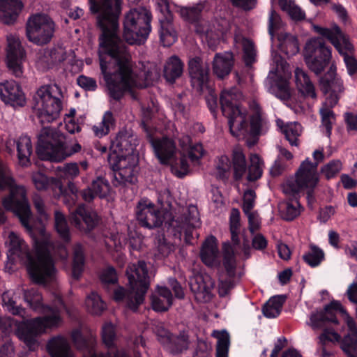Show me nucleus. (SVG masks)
Wrapping results in <instances>:
<instances>
[{"label":"nucleus","mask_w":357,"mask_h":357,"mask_svg":"<svg viewBox=\"0 0 357 357\" xmlns=\"http://www.w3.org/2000/svg\"><path fill=\"white\" fill-rule=\"evenodd\" d=\"M121 0H89L91 12L98 15L102 30L99 44V59L109 94L116 100L133 88H145L158 78L155 72L144 71L137 75L131 55L118 36Z\"/></svg>","instance_id":"1"},{"label":"nucleus","mask_w":357,"mask_h":357,"mask_svg":"<svg viewBox=\"0 0 357 357\" xmlns=\"http://www.w3.org/2000/svg\"><path fill=\"white\" fill-rule=\"evenodd\" d=\"M24 302L32 310L44 314L43 317H38L20 323L17 328V335L29 347V350L34 351L38 347L37 337L48 329L59 327L62 323L60 314V308L46 305L43 302L41 293L36 289L31 288L23 291Z\"/></svg>","instance_id":"2"},{"label":"nucleus","mask_w":357,"mask_h":357,"mask_svg":"<svg viewBox=\"0 0 357 357\" xmlns=\"http://www.w3.org/2000/svg\"><path fill=\"white\" fill-rule=\"evenodd\" d=\"M34 256L29 252L25 241L17 234L10 232L8 235V258L13 264L17 261L27 265L32 280L37 284H46L52 281L56 274L50 255L46 241L34 238Z\"/></svg>","instance_id":"3"},{"label":"nucleus","mask_w":357,"mask_h":357,"mask_svg":"<svg viewBox=\"0 0 357 357\" xmlns=\"http://www.w3.org/2000/svg\"><path fill=\"white\" fill-rule=\"evenodd\" d=\"M337 312L342 314L347 326V333L341 342V348L347 357H357V324L340 302L332 301L323 311L312 313L310 317V325L314 330H323V333L319 337L322 344L328 342H339L341 339L340 335L327 327L330 322L338 324L336 318Z\"/></svg>","instance_id":"4"},{"label":"nucleus","mask_w":357,"mask_h":357,"mask_svg":"<svg viewBox=\"0 0 357 357\" xmlns=\"http://www.w3.org/2000/svg\"><path fill=\"white\" fill-rule=\"evenodd\" d=\"M182 215L174 218L172 213L158 210L154 204L148 200L139 202L136 209V216L142 226L153 229L160 227L163 222L172 228L174 235L185 233V241L188 242L192 236V230L199 225V215L195 206L182 208Z\"/></svg>","instance_id":"5"},{"label":"nucleus","mask_w":357,"mask_h":357,"mask_svg":"<svg viewBox=\"0 0 357 357\" xmlns=\"http://www.w3.org/2000/svg\"><path fill=\"white\" fill-rule=\"evenodd\" d=\"M316 165L307 161L300 166L296 179L288 181L282 185V191L287 200L279 204L281 217L286 220H293L301 213V206L298 202V194L304 189H313L317 184L315 175Z\"/></svg>","instance_id":"6"},{"label":"nucleus","mask_w":357,"mask_h":357,"mask_svg":"<svg viewBox=\"0 0 357 357\" xmlns=\"http://www.w3.org/2000/svg\"><path fill=\"white\" fill-rule=\"evenodd\" d=\"M6 188L10 189V194L2 200L3 207L13 211L18 217L22 226L31 234L32 212L26 198V189L22 185H15L9 168L0 160V188Z\"/></svg>","instance_id":"7"},{"label":"nucleus","mask_w":357,"mask_h":357,"mask_svg":"<svg viewBox=\"0 0 357 357\" xmlns=\"http://www.w3.org/2000/svg\"><path fill=\"white\" fill-rule=\"evenodd\" d=\"M130 289L119 287L114 290V298L116 301H124L126 306L136 311L144 302V296L149 287V280L146 264L143 261L130 264L126 270Z\"/></svg>","instance_id":"8"},{"label":"nucleus","mask_w":357,"mask_h":357,"mask_svg":"<svg viewBox=\"0 0 357 357\" xmlns=\"http://www.w3.org/2000/svg\"><path fill=\"white\" fill-rule=\"evenodd\" d=\"M241 95L236 88L224 90L220 102L222 114L228 119L231 134L238 138H245L249 133L246 109L237 103Z\"/></svg>","instance_id":"9"},{"label":"nucleus","mask_w":357,"mask_h":357,"mask_svg":"<svg viewBox=\"0 0 357 357\" xmlns=\"http://www.w3.org/2000/svg\"><path fill=\"white\" fill-rule=\"evenodd\" d=\"M63 95L56 84L40 86L33 96L34 107L42 124L57 119L63 107Z\"/></svg>","instance_id":"10"},{"label":"nucleus","mask_w":357,"mask_h":357,"mask_svg":"<svg viewBox=\"0 0 357 357\" xmlns=\"http://www.w3.org/2000/svg\"><path fill=\"white\" fill-rule=\"evenodd\" d=\"M151 13L144 8L131 10L126 14L123 22V36L130 45L145 43L151 30Z\"/></svg>","instance_id":"11"},{"label":"nucleus","mask_w":357,"mask_h":357,"mask_svg":"<svg viewBox=\"0 0 357 357\" xmlns=\"http://www.w3.org/2000/svg\"><path fill=\"white\" fill-rule=\"evenodd\" d=\"M56 24L53 20L45 14L31 15L26 24V37L27 40L38 46L49 44L55 33Z\"/></svg>","instance_id":"12"},{"label":"nucleus","mask_w":357,"mask_h":357,"mask_svg":"<svg viewBox=\"0 0 357 357\" xmlns=\"http://www.w3.org/2000/svg\"><path fill=\"white\" fill-rule=\"evenodd\" d=\"M314 30L319 35L326 38L338 52L344 56L349 74L352 75L356 73L357 71V60L349 54L354 50V47L347 36L341 31L340 27L335 25L328 29L314 26Z\"/></svg>","instance_id":"13"},{"label":"nucleus","mask_w":357,"mask_h":357,"mask_svg":"<svg viewBox=\"0 0 357 357\" xmlns=\"http://www.w3.org/2000/svg\"><path fill=\"white\" fill-rule=\"evenodd\" d=\"M304 59L309 69L319 75L330 63L331 51L322 38H312L305 44Z\"/></svg>","instance_id":"14"},{"label":"nucleus","mask_w":357,"mask_h":357,"mask_svg":"<svg viewBox=\"0 0 357 357\" xmlns=\"http://www.w3.org/2000/svg\"><path fill=\"white\" fill-rule=\"evenodd\" d=\"M108 161L119 184L134 183L136 180L137 158L135 154L110 153Z\"/></svg>","instance_id":"15"},{"label":"nucleus","mask_w":357,"mask_h":357,"mask_svg":"<svg viewBox=\"0 0 357 357\" xmlns=\"http://www.w3.org/2000/svg\"><path fill=\"white\" fill-rule=\"evenodd\" d=\"M63 136L56 128L43 127L38 135L36 153L43 160L57 161V152L60 149Z\"/></svg>","instance_id":"16"},{"label":"nucleus","mask_w":357,"mask_h":357,"mask_svg":"<svg viewBox=\"0 0 357 357\" xmlns=\"http://www.w3.org/2000/svg\"><path fill=\"white\" fill-rule=\"evenodd\" d=\"M7 42V66L14 76L20 77L23 75L22 64L26 58V51L16 35L8 36Z\"/></svg>","instance_id":"17"},{"label":"nucleus","mask_w":357,"mask_h":357,"mask_svg":"<svg viewBox=\"0 0 357 357\" xmlns=\"http://www.w3.org/2000/svg\"><path fill=\"white\" fill-rule=\"evenodd\" d=\"M159 340L172 354H181L190 349L191 340L187 331H183L178 335H173L162 326L156 330Z\"/></svg>","instance_id":"18"},{"label":"nucleus","mask_w":357,"mask_h":357,"mask_svg":"<svg viewBox=\"0 0 357 357\" xmlns=\"http://www.w3.org/2000/svg\"><path fill=\"white\" fill-rule=\"evenodd\" d=\"M162 16L160 18V40L164 46L169 47L177 40V34L172 25V15L169 10L168 0H156Z\"/></svg>","instance_id":"19"},{"label":"nucleus","mask_w":357,"mask_h":357,"mask_svg":"<svg viewBox=\"0 0 357 357\" xmlns=\"http://www.w3.org/2000/svg\"><path fill=\"white\" fill-rule=\"evenodd\" d=\"M70 220L78 229L90 231L98 224L99 218L95 211L86 210L84 204H80L70 213Z\"/></svg>","instance_id":"20"},{"label":"nucleus","mask_w":357,"mask_h":357,"mask_svg":"<svg viewBox=\"0 0 357 357\" xmlns=\"http://www.w3.org/2000/svg\"><path fill=\"white\" fill-rule=\"evenodd\" d=\"M214 280L208 275H197L190 280V289L199 302L206 303L212 298Z\"/></svg>","instance_id":"21"},{"label":"nucleus","mask_w":357,"mask_h":357,"mask_svg":"<svg viewBox=\"0 0 357 357\" xmlns=\"http://www.w3.org/2000/svg\"><path fill=\"white\" fill-rule=\"evenodd\" d=\"M188 71L192 87L198 92L202 91L208 81V69L203 66L200 57L195 56L189 60Z\"/></svg>","instance_id":"22"},{"label":"nucleus","mask_w":357,"mask_h":357,"mask_svg":"<svg viewBox=\"0 0 357 357\" xmlns=\"http://www.w3.org/2000/svg\"><path fill=\"white\" fill-rule=\"evenodd\" d=\"M265 86L269 93L282 100H287L291 97L287 81L278 75L274 70H270L265 80Z\"/></svg>","instance_id":"23"},{"label":"nucleus","mask_w":357,"mask_h":357,"mask_svg":"<svg viewBox=\"0 0 357 357\" xmlns=\"http://www.w3.org/2000/svg\"><path fill=\"white\" fill-rule=\"evenodd\" d=\"M137 135L132 131L123 130L116 135L111 145V153L122 154H134L135 147L138 145Z\"/></svg>","instance_id":"24"},{"label":"nucleus","mask_w":357,"mask_h":357,"mask_svg":"<svg viewBox=\"0 0 357 357\" xmlns=\"http://www.w3.org/2000/svg\"><path fill=\"white\" fill-rule=\"evenodd\" d=\"M0 97L6 104L13 107H22L26 102L24 93L15 81L0 83Z\"/></svg>","instance_id":"25"},{"label":"nucleus","mask_w":357,"mask_h":357,"mask_svg":"<svg viewBox=\"0 0 357 357\" xmlns=\"http://www.w3.org/2000/svg\"><path fill=\"white\" fill-rule=\"evenodd\" d=\"M149 140L157 158L162 164L172 162L176 153V146L172 139L166 137L157 139L150 137Z\"/></svg>","instance_id":"26"},{"label":"nucleus","mask_w":357,"mask_h":357,"mask_svg":"<svg viewBox=\"0 0 357 357\" xmlns=\"http://www.w3.org/2000/svg\"><path fill=\"white\" fill-rule=\"evenodd\" d=\"M234 54L231 52H224L215 54L212 61V70L218 79L227 77L234 66Z\"/></svg>","instance_id":"27"},{"label":"nucleus","mask_w":357,"mask_h":357,"mask_svg":"<svg viewBox=\"0 0 357 357\" xmlns=\"http://www.w3.org/2000/svg\"><path fill=\"white\" fill-rule=\"evenodd\" d=\"M216 238L211 236L204 242L200 252L202 261L208 266H220V261Z\"/></svg>","instance_id":"28"},{"label":"nucleus","mask_w":357,"mask_h":357,"mask_svg":"<svg viewBox=\"0 0 357 357\" xmlns=\"http://www.w3.org/2000/svg\"><path fill=\"white\" fill-rule=\"evenodd\" d=\"M22 6L20 0H0V22L5 24H13Z\"/></svg>","instance_id":"29"},{"label":"nucleus","mask_w":357,"mask_h":357,"mask_svg":"<svg viewBox=\"0 0 357 357\" xmlns=\"http://www.w3.org/2000/svg\"><path fill=\"white\" fill-rule=\"evenodd\" d=\"M71 337L78 349L85 351L83 357H105L102 354H98L93 351L95 340L92 335L86 339L83 337L80 328H76L72 331Z\"/></svg>","instance_id":"30"},{"label":"nucleus","mask_w":357,"mask_h":357,"mask_svg":"<svg viewBox=\"0 0 357 357\" xmlns=\"http://www.w3.org/2000/svg\"><path fill=\"white\" fill-rule=\"evenodd\" d=\"M71 337L78 349L85 351L83 357H105L102 354H98L93 351L95 340L92 335L86 339L83 337L80 328H76L72 331Z\"/></svg>","instance_id":"31"},{"label":"nucleus","mask_w":357,"mask_h":357,"mask_svg":"<svg viewBox=\"0 0 357 357\" xmlns=\"http://www.w3.org/2000/svg\"><path fill=\"white\" fill-rule=\"evenodd\" d=\"M173 297L170 290L166 287H157V291L151 296V305L155 311L165 312L172 306Z\"/></svg>","instance_id":"32"},{"label":"nucleus","mask_w":357,"mask_h":357,"mask_svg":"<svg viewBox=\"0 0 357 357\" xmlns=\"http://www.w3.org/2000/svg\"><path fill=\"white\" fill-rule=\"evenodd\" d=\"M102 338L104 344L110 348L105 357H128L126 354L123 351H119L113 348L114 340L116 338V332L114 326L110 323H105L102 328Z\"/></svg>","instance_id":"33"},{"label":"nucleus","mask_w":357,"mask_h":357,"mask_svg":"<svg viewBox=\"0 0 357 357\" xmlns=\"http://www.w3.org/2000/svg\"><path fill=\"white\" fill-rule=\"evenodd\" d=\"M250 107L253 112L250 119V134L255 137L261 134L268 128L267 121L263 116L260 105L255 100L250 103Z\"/></svg>","instance_id":"34"},{"label":"nucleus","mask_w":357,"mask_h":357,"mask_svg":"<svg viewBox=\"0 0 357 357\" xmlns=\"http://www.w3.org/2000/svg\"><path fill=\"white\" fill-rule=\"evenodd\" d=\"M47 349L52 357H73L72 351L66 338L56 336L49 340Z\"/></svg>","instance_id":"35"},{"label":"nucleus","mask_w":357,"mask_h":357,"mask_svg":"<svg viewBox=\"0 0 357 357\" xmlns=\"http://www.w3.org/2000/svg\"><path fill=\"white\" fill-rule=\"evenodd\" d=\"M183 63L176 56H172L166 61L163 75L167 82L173 84L179 78L183 72Z\"/></svg>","instance_id":"36"},{"label":"nucleus","mask_w":357,"mask_h":357,"mask_svg":"<svg viewBox=\"0 0 357 357\" xmlns=\"http://www.w3.org/2000/svg\"><path fill=\"white\" fill-rule=\"evenodd\" d=\"M66 59V53L62 48L52 51L43 50L38 53L37 63L42 68H47L53 63H60Z\"/></svg>","instance_id":"37"},{"label":"nucleus","mask_w":357,"mask_h":357,"mask_svg":"<svg viewBox=\"0 0 357 357\" xmlns=\"http://www.w3.org/2000/svg\"><path fill=\"white\" fill-rule=\"evenodd\" d=\"M295 79L298 89L305 96L316 98L314 86L311 82L308 75L303 70L296 68L295 70Z\"/></svg>","instance_id":"38"},{"label":"nucleus","mask_w":357,"mask_h":357,"mask_svg":"<svg viewBox=\"0 0 357 357\" xmlns=\"http://www.w3.org/2000/svg\"><path fill=\"white\" fill-rule=\"evenodd\" d=\"M16 146L19 164L22 167H28L31 164L30 157L33 151L30 137H20L16 142Z\"/></svg>","instance_id":"39"},{"label":"nucleus","mask_w":357,"mask_h":357,"mask_svg":"<svg viewBox=\"0 0 357 357\" xmlns=\"http://www.w3.org/2000/svg\"><path fill=\"white\" fill-rule=\"evenodd\" d=\"M279 48L287 56H293L299 51L296 37L284 32H280L278 36Z\"/></svg>","instance_id":"40"},{"label":"nucleus","mask_w":357,"mask_h":357,"mask_svg":"<svg viewBox=\"0 0 357 357\" xmlns=\"http://www.w3.org/2000/svg\"><path fill=\"white\" fill-rule=\"evenodd\" d=\"M232 165L234 169V177L235 180H240L245 174L247 169L245 155L241 148L237 146L233 149Z\"/></svg>","instance_id":"41"},{"label":"nucleus","mask_w":357,"mask_h":357,"mask_svg":"<svg viewBox=\"0 0 357 357\" xmlns=\"http://www.w3.org/2000/svg\"><path fill=\"white\" fill-rule=\"evenodd\" d=\"M277 125L280 128L282 132L285 135L287 140L291 146H298V138L302 132V127L298 123H289L283 125L281 120L277 121Z\"/></svg>","instance_id":"42"},{"label":"nucleus","mask_w":357,"mask_h":357,"mask_svg":"<svg viewBox=\"0 0 357 357\" xmlns=\"http://www.w3.org/2000/svg\"><path fill=\"white\" fill-rule=\"evenodd\" d=\"M54 184L58 189L57 195H63L64 203L69 207L74 206L77 199L78 188L75 183L69 182L67 189L64 190L61 183L58 180H54Z\"/></svg>","instance_id":"43"},{"label":"nucleus","mask_w":357,"mask_h":357,"mask_svg":"<svg viewBox=\"0 0 357 357\" xmlns=\"http://www.w3.org/2000/svg\"><path fill=\"white\" fill-rule=\"evenodd\" d=\"M212 335L217 339L216 357H228L230 346V336L228 332L225 330L214 331Z\"/></svg>","instance_id":"44"},{"label":"nucleus","mask_w":357,"mask_h":357,"mask_svg":"<svg viewBox=\"0 0 357 357\" xmlns=\"http://www.w3.org/2000/svg\"><path fill=\"white\" fill-rule=\"evenodd\" d=\"M285 301V296H275L271 297L264 305L262 311L265 317L275 318L279 315Z\"/></svg>","instance_id":"45"},{"label":"nucleus","mask_w":357,"mask_h":357,"mask_svg":"<svg viewBox=\"0 0 357 357\" xmlns=\"http://www.w3.org/2000/svg\"><path fill=\"white\" fill-rule=\"evenodd\" d=\"M234 41L236 44H239L243 47V59L245 65L251 66L255 61L256 58V51L253 43L240 35L235 36Z\"/></svg>","instance_id":"46"},{"label":"nucleus","mask_w":357,"mask_h":357,"mask_svg":"<svg viewBox=\"0 0 357 357\" xmlns=\"http://www.w3.org/2000/svg\"><path fill=\"white\" fill-rule=\"evenodd\" d=\"M84 266V248L80 243H77L73 249V264L72 275L75 279H79Z\"/></svg>","instance_id":"47"},{"label":"nucleus","mask_w":357,"mask_h":357,"mask_svg":"<svg viewBox=\"0 0 357 357\" xmlns=\"http://www.w3.org/2000/svg\"><path fill=\"white\" fill-rule=\"evenodd\" d=\"M319 84L321 90L325 94H328L329 92L340 94L344 91L342 81L336 76L331 79H329L326 76L322 77L319 80Z\"/></svg>","instance_id":"48"},{"label":"nucleus","mask_w":357,"mask_h":357,"mask_svg":"<svg viewBox=\"0 0 357 357\" xmlns=\"http://www.w3.org/2000/svg\"><path fill=\"white\" fill-rule=\"evenodd\" d=\"M12 291H5L2 294V302L6 310L13 315L24 317L26 310L20 305H16V301Z\"/></svg>","instance_id":"49"},{"label":"nucleus","mask_w":357,"mask_h":357,"mask_svg":"<svg viewBox=\"0 0 357 357\" xmlns=\"http://www.w3.org/2000/svg\"><path fill=\"white\" fill-rule=\"evenodd\" d=\"M223 264L229 277L235 275L236 259L234 249L229 243H223Z\"/></svg>","instance_id":"50"},{"label":"nucleus","mask_w":357,"mask_h":357,"mask_svg":"<svg viewBox=\"0 0 357 357\" xmlns=\"http://www.w3.org/2000/svg\"><path fill=\"white\" fill-rule=\"evenodd\" d=\"M114 126V119L113 114L111 112L107 111L104 114L101 122L93 126V130L96 136L102 137L107 135Z\"/></svg>","instance_id":"51"},{"label":"nucleus","mask_w":357,"mask_h":357,"mask_svg":"<svg viewBox=\"0 0 357 357\" xmlns=\"http://www.w3.org/2000/svg\"><path fill=\"white\" fill-rule=\"evenodd\" d=\"M87 310L96 315H100L106 309V305L96 292H91L86 298Z\"/></svg>","instance_id":"52"},{"label":"nucleus","mask_w":357,"mask_h":357,"mask_svg":"<svg viewBox=\"0 0 357 357\" xmlns=\"http://www.w3.org/2000/svg\"><path fill=\"white\" fill-rule=\"evenodd\" d=\"M40 241H46L47 243V252L48 255H50L51 260L52 261L53 266H54V262L53 259V256H58L59 258L62 259H67L68 256V252L67 251L66 248L61 244H56L54 245L52 243L50 238L46 236H43L40 238ZM55 268V266H54Z\"/></svg>","instance_id":"53"},{"label":"nucleus","mask_w":357,"mask_h":357,"mask_svg":"<svg viewBox=\"0 0 357 357\" xmlns=\"http://www.w3.org/2000/svg\"><path fill=\"white\" fill-rule=\"evenodd\" d=\"M250 161V165L248 167L247 178L250 181H255L259 179L262 175L264 162L257 154L251 155Z\"/></svg>","instance_id":"54"},{"label":"nucleus","mask_w":357,"mask_h":357,"mask_svg":"<svg viewBox=\"0 0 357 357\" xmlns=\"http://www.w3.org/2000/svg\"><path fill=\"white\" fill-rule=\"evenodd\" d=\"M54 226L61 238L65 241H69L70 233L66 218L64 214L59 210L54 212Z\"/></svg>","instance_id":"55"},{"label":"nucleus","mask_w":357,"mask_h":357,"mask_svg":"<svg viewBox=\"0 0 357 357\" xmlns=\"http://www.w3.org/2000/svg\"><path fill=\"white\" fill-rule=\"evenodd\" d=\"M303 259L311 267L318 266L324 259V251L316 245H312L310 250L306 252Z\"/></svg>","instance_id":"56"},{"label":"nucleus","mask_w":357,"mask_h":357,"mask_svg":"<svg viewBox=\"0 0 357 357\" xmlns=\"http://www.w3.org/2000/svg\"><path fill=\"white\" fill-rule=\"evenodd\" d=\"M205 8L204 2L191 7H183L179 10L180 15L185 20L195 22L199 20L201 13Z\"/></svg>","instance_id":"57"},{"label":"nucleus","mask_w":357,"mask_h":357,"mask_svg":"<svg viewBox=\"0 0 357 357\" xmlns=\"http://www.w3.org/2000/svg\"><path fill=\"white\" fill-rule=\"evenodd\" d=\"M319 113L321 117V125L326 129V134L328 137L331 135L332 126L335 121V116L332 109L321 107Z\"/></svg>","instance_id":"58"},{"label":"nucleus","mask_w":357,"mask_h":357,"mask_svg":"<svg viewBox=\"0 0 357 357\" xmlns=\"http://www.w3.org/2000/svg\"><path fill=\"white\" fill-rule=\"evenodd\" d=\"M230 162L228 157L222 155L216 165L215 176L218 179L226 181L230 174Z\"/></svg>","instance_id":"59"},{"label":"nucleus","mask_w":357,"mask_h":357,"mask_svg":"<svg viewBox=\"0 0 357 357\" xmlns=\"http://www.w3.org/2000/svg\"><path fill=\"white\" fill-rule=\"evenodd\" d=\"M342 162L340 160H333L321 167V173L327 179L337 176L342 169Z\"/></svg>","instance_id":"60"},{"label":"nucleus","mask_w":357,"mask_h":357,"mask_svg":"<svg viewBox=\"0 0 357 357\" xmlns=\"http://www.w3.org/2000/svg\"><path fill=\"white\" fill-rule=\"evenodd\" d=\"M91 186L93 188L96 195L101 198L106 197L110 189L108 181L102 177H98L96 180L92 182Z\"/></svg>","instance_id":"61"},{"label":"nucleus","mask_w":357,"mask_h":357,"mask_svg":"<svg viewBox=\"0 0 357 357\" xmlns=\"http://www.w3.org/2000/svg\"><path fill=\"white\" fill-rule=\"evenodd\" d=\"M283 8L295 20H301L305 18L304 11L294 1L289 0L287 1Z\"/></svg>","instance_id":"62"},{"label":"nucleus","mask_w":357,"mask_h":357,"mask_svg":"<svg viewBox=\"0 0 357 357\" xmlns=\"http://www.w3.org/2000/svg\"><path fill=\"white\" fill-rule=\"evenodd\" d=\"M33 206L41 220H47L50 218V214L47 213L44 200L37 193L33 194L32 197Z\"/></svg>","instance_id":"63"},{"label":"nucleus","mask_w":357,"mask_h":357,"mask_svg":"<svg viewBox=\"0 0 357 357\" xmlns=\"http://www.w3.org/2000/svg\"><path fill=\"white\" fill-rule=\"evenodd\" d=\"M101 282L105 285L114 284L117 282L118 278L116 270L112 267L108 266L102 270L100 274Z\"/></svg>","instance_id":"64"}]
</instances>
